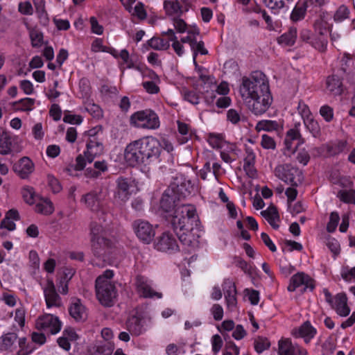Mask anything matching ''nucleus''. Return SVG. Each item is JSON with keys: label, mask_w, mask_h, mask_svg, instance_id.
Segmentation results:
<instances>
[{"label": "nucleus", "mask_w": 355, "mask_h": 355, "mask_svg": "<svg viewBox=\"0 0 355 355\" xmlns=\"http://www.w3.org/2000/svg\"><path fill=\"white\" fill-rule=\"evenodd\" d=\"M113 276L112 270H106L95 282L96 297L103 306L107 307L113 306L117 295L116 287L111 282Z\"/></svg>", "instance_id": "20e7f679"}, {"label": "nucleus", "mask_w": 355, "mask_h": 355, "mask_svg": "<svg viewBox=\"0 0 355 355\" xmlns=\"http://www.w3.org/2000/svg\"><path fill=\"white\" fill-rule=\"evenodd\" d=\"M337 197L340 201L347 203L355 205V190L350 189H343L338 192Z\"/></svg>", "instance_id": "c03bdc74"}, {"label": "nucleus", "mask_w": 355, "mask_h": 355, "mask_svg": "<svg viewBox=\"0 0 355 355\" xmlns=\"http://www.w3.org/2000/svg\"><path fill=\"white\" fill-rule=\"evenodd\" d=\"M159 141L154 137H144L128 144L124 150V158L128 165L147 166L156 161L161 153Z\"/></svg>", "instance_id": "7ed1b4c3"}, {"label": "nucleus", "mask_w": 355, "mask_h": 355, "mask_svg": "<svg viewBox=\"0 0 355 355\" xmlns=\"http://www.w3.org/2000/svg\"><path fill=\"white\" fill-rule=\"evenodd\" d=\"M211 313L215 320L219 321L223 319V309L220 304H214L211 309Z\"/></svg>", "instance_id": "338daca9"}, {"label": "nucleus", "mask_w": 355, "mask_h": 355, "mask_svg": "<svg viewBox=\"0 0 355 355\" xmlns=\"http://www.w3.org/2000/svg\"><path fill=\"white\" fill-rule=\"evenodd\" d=\"M132 227L138 239L144 243H150L155 235L153 225L146 220H136L132 223Z\"/></svg>", "instance_id": "1a4fd4ad"}, {"label": "nucleus", "mask_w": 355, "mask_h": 355, "mask_svg": "<svg viewBox=\"0 0 355 355\" xmlns=\"http://www.w3.org/2000/svg\"><path fill=\"white\" fill-rule=\"evenodd\" d=\"M297 37V30L296 27L292 26L288 30L277 37L278 44L284 46H292L295 44Z\"/></svg>", "instance_id": "c85d7f7f"}, {"label": "nucleus", "mask_w": 355, "mask_h": 355, "mask_svg": "<svg viewBox=\"0 0 355 355\" xmlns=\"http://www.w3.org/2000/svg\"><path fill=\"white\" fill-rule=\"evenodd\" d=\"M261 145L265 149L274 150L276 147V144L273 138L267 135H262Z\"/></svg>", "instance_id": "bf43d9fd"}, {"label": "nucleus", "mask_w": 355, "mask_h": 355, "mask_svg": "<svg viewBox=\"0 0 355 355\" xmlns=\"http://www.w3.org/2000/svg\"><path fill=\"white\" fill-rule=\"evenodd\" d=\"M43 291L47 308L62 306V299L57 293L52 279H47L46 285L43 287Z\"/></svg>", "instance_id": "9b49d317"}, {"label": "nucleus", "mask_w": 355, "mask_h": 355, "mask_svg": "<svg viewBox=\"0 0 355 355\" xmlns=\"http://www.w3.org/2000/svg\"><path fill=\"white\" fill-rule=\"evenodd\" d=\"M164 8L168 15H178L182 13V6L178 0H165L164 2Z\"/></svg>", "instance_id": "58836bf2"}, {"label": "nucleus", "mask_w": 355, "mask_h": 355, "mask_svg": "<svg viewBox=\"0 0 355 355\" xmlns=\"http://www.w3.org/2000/svg\"><path fill=\"white\" fill-rule=\"evenodd\" d=\"M18 10L26 15H31L33 12V6L30 1L20 2L18 6Z\"/></svg>", "instance_id": "680f3d73"}, {"label": "nucleus", "mask_w": 355, "mask_h": 355, "mask_svg": "<svg viewBox=\"0 0 355 355\" xmlns=\"http://www.w3.org/2000/svg\"><path fill=\"white\" fill-rule=\"evenodd\" d=\"M326 149L330 156H335L347 149V142L345 140H339L335 143L328 144Z\"/></svg>", "instance_id": "c9c22d12"}, {"label": "nucleus", "mask_w": 355, "mask_h": 355, "mask_svg": "<svg viewBox=\"0 0 355 355\" xmlns=\"http://www.w3.org/2000/svg\"><path fill=\"white\" fill-rule=\"evenodd\" d=\"M331 306L341 317H346L350 313V308L347 305V297L344 293H338L334 297L333 305Z\"/></svg>", "instance_id": "4be33fe9"}, {"label": "nucleus", "mask_w": 355, "mask_h": 355, "mask_svg": "<svg viewBox=\"0 0 355 355\" xmlns=\"http://www.w3.org/2000/svg\"><path fill=\"white\" fill-rule=\"evenodd\" d=\"M297 111L299 114L301 115L303 121L306 119V118L312 116L309 107L302 101H300L298 103Z\"/></svg>", "instance_id": "4d7b16f0"}, {"label": "nucleus", "mask_w": 355, "mask_h": 355, "mask_svg": "<svg viewBox=\"0 0 355 355\" xmlns=\"http://www.w3.org/2000/svg\"><path fill=\"white\" fill-rule=\"evenodd\" d=\"M326 89L334 96H340L344 92L342 79L337 75L329 76L326 80Z\"/></svg>", "instance_id": "b1692460"}, {"label": "nucleus", "mask_w": 355, "mask_h": 355, "mask_svg": "<svg viewBox=\"0 0 355 355\" xmlns=\"http://www.w3.org/2000/svg\"><path fill=\"white\" fill-rule=\"evenodd\" d=\"M63 121L67 123L79 125L82 123L83 118L80 115L65 114Z\"/></svg>", "instance_id": "69168bd1"}, {"label": "nucleus", "mask_w": 355, "mask_h": 355, "mask_svg": "<svg viewBox=\"0 0 355 355\" xmlns=\"http://www.w3.org/2000/svg\"><path fill=\"white\" fill-rule=\"evenodd\" d=\"M126 328L128 332L135 336H139L144 332L141 319L136 315H132L128 319Z\"/></svg>", "instance_id": "cd10ccee"}, {"label": "nucleus", "mask_w": 355, "mask_h": 355, "mask_svg": "<svg viewBox=\"0 0 355 355\" xmlns=\"http://www.w3.org/2000/svg\"><path fill=\"white\" fill-rule=\"evenodd\" d=\"M275 175L292 187H297L304 180L301 170L291 164L277 166L275 169Z\"/></svg>", "instance_id": "423d86ee"}, {"label": "nucleus", "mask_w": 355, "mask_h": 355, "mask_svg": "<svg viewBox=\"0 0 355 355\" xmlns=\"http://www.w3.org/2000/svg\"><path fill=\"white\" fill-rule=\"evenodd\" d=\"M349 14L350 12L348 8L345 5H341L336 10L334 15V19L336 22H342L349 18Z\"/></svg>", "instance_id": "8fccbe9b"}, {"label": "nucleus", "mask_w": 355, "mask_h": 355, "mask_svg": "<svg viewBox=\"0 0 355 355\" xmlns=\"http://www.w3.org/2000/svg\"><path fill=\"white\" fill-rule=\"evenodd\" d=\"M304 123L309 132L314 137H316L320 134V127L317 121L313 116L306 118L304 120Z\"/></svg>", "instance_id": "49530a36"}, {"label": "nucleus", "mask_w": 355, "mask_h": 355, "mask_svg": "<svg viewBox=\"0 0 355 355\" xmlns=\"http://www.w3.org/2000/svg\"><path fill=\"white\" fill-rule=\"evenodd\" d=\"M304 286V291L309 289L313 291L315 285L313 279L304 272H297L292 276L290 280V284L288 286V290L293 292L300 286Z\"/></svg>", "instance_id": "ddd939ff"}, {"label": "nucleus", "mask_w": 355, "mask_h": 355, "mask_svg": "<svg viewBox=\"0 0 355 355\" xmlns=\"http://www.w3.org/2000/svg\"><path fill=\"white\" fill-rule=\"evenodd\" d=\"M169 220L187 253L191 254L200 248V219L194 205L182 204L178 206L170 216Z\"/></svg>", "instance_id": "f257e3e1"}, {"label": "nucleus", "mask_w": 355, "mask_h": 355, "mask_svg": "<svg viewBox=\"0 0 355 355\" xmlns=\"http://www.w3.org/2000/svg\"><path fill=\"white\" fill-rule=\"evenodd\" d=\"M85 110L94 118H100L103 116V112L101 108L94 103H88Z\"/></svg>", "instance_id": "6e6d98bb"}, {"label": "nucleus", "mask_w": 355, "mask_h": 355, "mask_svg": "<svg viewBox=\"0 0 355 355\" xmlns=\"http://www.w3.org/2000/svg\"><path fill=\"white\" fill-rule=\"evenodd\" d=\"M279 355H306V350L288 338L282 339L278 343Z\"/></svg>", "instance_id": "4468645a"}, {"label": "nucleus", "mask_w": 355, "mask_h": 355, "mask_svg": "<svg viewBox=\"0 0 355 355\" xmlns=\"http://www.w3.org/2000/svg\"><path fill=\"white\" fill-rule=\"evenodd\" d=\"M340 220V216L338 212L333 211L330 214L329 221L327 225V231L329 233L334 232Z\"/></svg>", "instance_id": "5fc2aeb1"}, {"label": "nucleus", "mask_w": 355, "mask_h": 355, "mask_svg": "<svg viewBox=\"0 0 355 355\" xmlns=\"http://www.w3.org/2000/svg\"><path fill=\"white\" fill-rule=\"evenodd\" d=\"M114 349L112 342L99 341L93 347L92 355H111Z\"/></svg>", "instance_id": "72a5a7b5"}, {"label": "nucleus", "mask_w": 355, "mask_h": 355, "mask_svg": "<svg viewBox=\"0 0 355 355\" xmlns=\"http://www.w3.org/2000/svg\"><path fill=\"white\" fill-rule=\"evenodd\" d=\"M30 38L31 44L33 47H40L42 44L43 34L41 31L36 28H32L30 31Z\"/></svg>", "instance_id": "3c124183"}, {"label": "nucleus", "mask_w": 355, "mask_h": 355, "mask_svg": "<svg viewBox=\"0 0 355 355\" xmlns=\"http://www.w3.org/2000/svg\"><path fill=\"white\" fill-rule=\"evenodd\" d=\"M35 211L38 214L49 216L54 211V207L50 200L47 198L41 199V200L36 204Z\"/></svg>", "instance_id": "e433bc0d"}, {"label": "nucleus", "mask_w": 355, "mask_h": 355, "mask_svg": "<svg viewBox=\"0 0 355 355\" xmlns=\"http://www.w3.org/2000/svg\"><path fill=\"white\" fill-rule=\"evenodd\" d=\"M263 3L272 10H279L284 7V0H262Z\"/></svg>", "instance_id": "052dcab7"}, {"label": "nucleus", "mask_w": 355, "mask_h": 355, "mask_svg": "<svg viewBox=\"0 0 355 355\" xmlns=\"http://www.w3.org/2000/svg\"><path fill=\"white\" fill-rule=\"evenodd\" d=\"M69 313L76 322H84L87 318L85 306L77 298L71 301L69 306Z\"/></svg>", "instance_id": "6ab92c4d"}, {"label": "nucleus", "mask_w": 355, "mask_h": 355, "mask_svg": "<svg viewBox=\"0 0 355 355\" xmlns=\"http://www.w3.org/2000/svg\"><path fill=\"white\" fill-rule=\"evenodd\" d=\"M296 159L299 163L306 166L310 160V155L307 150L302 149L297 153Z\"/></svg>", "instance_id": "774afa93"}, {"label": "nucleus", "mask_w": 355, "mask_h": 355, "mask_svg": "<svg viewBox=\"0 0 355 355\" xmlns=\"http://www.w3.org/2000/svg\"><path fill=\"white\" fill-rule=\"evenodd\" d=\"M12 141L8 132L0 127V154L8 155L11 152Z\"/></svg>", "instance_id": "473e14b6"}, {"label": "nucleus", "mask_w": 355, "mask_h": 355, "mask_svg": "<svg viewBox=\"0 0 355 355\" xmlns=\"http://www.w3.org/2000/svg\"><path fill=\"white\" fill-rule=\"evenodd\" d=\"M36 328L51 334H58L62 327V322L58 317L52 314L45 313L38 317L35 322Z\"/></svg>", "instance_id": "6e6552de"}, {"label": "nucleus", "mask_w": 355, "mask_h": 355, "mask_svg": "<svg viewBox=\"0 0 355 355\" xmlns=\"http://www.w3.org/2000/svg\"><path fill=\"white\" fill-rule=\"evenodd\" d=\"M320 114L326 122H331L334 119V109L329 105H324L320 109Z\"/></svg>", "instance_id": "864d4df0"}, {"label": "nucleus", "mask_w": 355, "mask_h": 355, "mask_svg": "<svg viewBox=\"0 0 355 355\" xmlns=\"http://www.w3.org/2000/svg\"><path fill=\"white\" fill-rule=\"evenodd\" d=\"M157 250L162 252L173 253L180 250L178 241L173 235L168 232H164L155 243Z\"/></svg>", "instance_id": "f8f14e48"}, {"label": "nucleus", "mask_w": 355, "mask_h": 355, "mask_svg": "<svg viewBox=\"0 0 355 355\" xmlns=\"http://www.w3.org/2000/svg\"><path fill=\"white\" fill-rule=\"evenodd\" d=\"M33 3L35 7L36 12L40 17H46L47 12L45 8L44 0H33Z\"/></svg>", "instance_id": "13d9d810"}, {"label": "nucleus", "mask_w": 355, "mask_h": 355, "mask_svg": "<svg viewBox=\"0 0 355 355\" xmlns=\"http://www.w3.org/2000/svg\"><path fill=\"white\" fill-rule=\"evenodd\" d=\"M87 158L84 157L82 155H78L76 158V164L71 165L66 168L67 173L71 175L72 170L82 171L86 165Z\"/></svg>", "instance_id": "603ef678"}, {"label": "nucleus", "mask_w": 355, "mask_h": 355, "mask_svg": "<svg viewBox=\"0 0 355 355\" xmlns=\"http://www.w3.org/2000/svg\"><path fill=\"white\" fill-rule=\"evenodd\" d=\"M18 345L19 349L17 352V355H29L35 349L32 343H27V338L26 337L19 338Z\"/></svg>", "instance_id": "a18cd8bd"}, {"label": "nucleus", "mask_w": 355, "mask_h": 355, "mask_svg": "<svg viewBox=\"0 0 355 355\" xmlns=\"http://www.w3.org/2000/svg\"><path fill=\"white\" fill-rule=\"evenodd\" d=\"M326 245L334 254L338 255L340 253V244L336 239L334 238L328 239Z\"/></svg>", "instance_id": "e2e57ef3"}, {"label": "nucleus", "mask_w": 355, "mask_h": 355, "mask_svg": "<svg viewBox=\"0 0 355 355\" xmlns=\"http://www.w3.org/2000/svg\"><path fill=\"white\" fill-rule=\"evenodd\" d=\"M239 92L247 107L257 116L264 114L272 102L268 80L261 71L243 76Z\"/></svg>", "instance_id": "f03ea898"}, {"label": "nucleus", "mask_w": 355, "mask_h": 355, "mask_svg": "<svg viewBox=\"0 0 355 355\" xmlns=\"http://www.w3.org/2000/svg\"><path fill=\"white\" fill-rule=\"evenodd\" d=\"M300 125V123H295V127L293 128L290 129L286 132V135L284 139V144L286 148L288 150H291L293 148L292 142L294 140H298V143L295 147V149L300 144L304 143V139L302 138L301 135L300 133V130H298V126Z\"/></svg>", "instance_id": "bb28decb"}, {"label": "nucleus", "mask_w": 355, "mask_h": 355, "mask_svg": "<svg viewBox=\"0 0 355 355\" xmlns=\"http://www.w3.org/2000/svg\"><path fill=\"white\" fill-rule=\"evenodd\" d=\"M19 338L17 334L15 332L3 334L1 337L0 351L13 352L17 349Z\"/></svg>", "instance_id": "393cba45"}, {"label": "nucleus", "mask_w": 355, "mask_h": 355, "mask_svg": "<svg viewBox=\"0 0 355 355\" xmlns=\"http://www.w3.org/2000/svg\"><path fill=\"white\" fill-rule=\"evenodd\" d=\"M168 188L173 191L178 198L184 200L193 191L194 184L184 175L178 174Z\"/></svg>", "instance_id": "0eeeda50"}, {"label": "nucleus", "mask_w": 355, "mask_h": 355, "mask_svg": "<svg viewBox=\"0 0 355 355\" xmlns=\"http://www.w3.org/2000/svg\"><path fill=\"white\" fill-rule=\"evenodd\" d=\"M302 2L308 12L312 15L319 12L322 7L326 4L325 0H304Z\"/></svg>", "instance_id": "a19ab883"}, {"label": "nucleus", "mask_w": 355, "mask_h": 355, "mask_svg": "<svg viewBox=\"0 0 355 355\" xmlns=\"http://www.w3.org/2000/svg\"><path fill=\"white\" fill-rule=\"evenodd\" d=\"M135 286L138 293L145 298L162 297V293L154 291L151 286V281L146 277L138 275L135 277Z\"/></svg>", "instance_id": "9d476101"}, {"label": "nucleus", "mask_w": 355, "mask_h": 355, "mask_svg": "<svg viewBox=\"0 0 355 355\" xmlns=\"http://www.w3.org/2000/svg\"><path fill=\"white\" fill-rule=\"evenodd\" d=\"M178 130L179 133L182 136V143H186L191 138V132L190 127L188 124L178 121Z\"/></svg>", "instance_id": "09e8293b"}, {"label": "nucleus", "mask_w": 355, "mask_h": 355, "mask_svg": "<svg viewBox=\"0 0 355 355\" xmlns=\"http://www.w3.org/2000/svg\"><path fill=\"white\" fill-rule=\"evenodd\" d=\"M148 45L157 51L166 50L169 48V41H164L159 37H153L147 42Z\"/></svg>", "instance_id": "37998d69"}, {"label": "nucleus", "mask_w": 355, "mask_h": 355, "mask_svg": "<svg viewBox=\"0 0 355 355\" xmlns=\"http://www.w3.org/2000/svg\"><path fill=\"white\" fill-rule=\"evenodd\" d=\"M86 148L87 150L84 154L89 163L92 162L96 156L101 155L103 152V144L100 139L87 140Z\"/></svg>", "instance_id": "412c9836"}, {"label": "nucleus", "mask_w": 355, "mask_h": 355, "mask_svg": "<svg viewBox=\"0 0 355 355\" xmlns=\"http://www.w3.org/2000/svg\"><path fill=\"white\" fill-rule=\"evenodd\" d=\"M184 99L189 103L197 105L199 103V96L194 91H185L184 92Z\"/></svg>", "instance_id": "0e129e2a"}, {"label": "nucleus", "mask_w": 355, "mask_h": 355, "mask_svg": "<svg viewBox=\"0 0 355 355\" xmlns=\"http://www.w3.org/2000/svg\"><path fill=\"white\" fill-rule=\"evenodd\" d=\"M270 346V343L267 338L259 336L254 339V347L255 351L259 354H261L263 351L268 349Z\"/></svg>", "instance_id": "de8ad7c7"}, {"label": "nucleus", "mask_w": 355, "mask_h": 355, "mask_svg": "<svg viewBox=\"0 0 355 355\" xmlns=\"http://www.w3.org/2000/svg\"><path fill=\"white\" fill-rule=\"evenodd\" d=\"M12 170L21 179H27L34 171V164L27 157L21 158L13 165Z\"/></svg>", "instance_id": "f3484780"}, {"label": "nucleus", "mask_w": 355, "mask_h": 355, "mask_svg": "<svg viewBox=\"0 0 355 355\" xmlns=\"http://www.w3.org/2000/svg\"><path fill=\"white\" fill-rule=\"evenodd\" d=\"M130 126L144 130H157L160 126L157 114L151 109L137 111L129 119Z\"/></svg>", "instance_id": "39448f33"}, {"label": "nucleus", "mask_w": 355, "mask_h": 355, "mask_svg": "<svg viewBox=\"0 0 355 355\" xmlns=\"http://www.w3.org/2000/svg\"><path fill=\"white\" fill-rule=\"evenodd\" d=\"M282 125L277 121L273 120H261L258 121L256 125L255 129L258 131H267L271 132L277 130Z\"/></svg>", "instance_id": "4c0bfd02"}, {"label": "nucleus", "mask_w": 355, "mask_h": 355, "mask_svg": "<svg viewBox=\"0 0 355 355\" xmlns=\"http://www.w3.org/2000/svg\"><path fill=\"white\" fill-rule=\"evenodd\" d=\"M21 195L24 200L28 205H33L39 198L33 187L30 186L24 187L22 189Z\"/></svg>", "instance_id": "79ce46f5"}, {"label": "nucleus", "mask_w": 355, "mask_h": 355, "mask_svg": "<svg viewBox=\"0 0 355 355\" xmlns=\"http://www.w3.org/2000/svg\"><path fill=\"white\" fill-rule=\"evenodd\" d=\"M89 236L90 242L107 238L105 229L95 221H92L89 224Z\"/></svg>", "instance_id": "c756f323"}, {"label": "nucleus", "mask_w": 355, "mask_h": 355, "mask_svg": "<svg viewBox=\"0 0 355 355\" xmlns=\"http://www.w3.org/2000/svg\"><path fill=\"white\" fill-rule=\"evenodd\" d=\"M225 299L227 308L230 311H234L237 306L236 288L234 282L230 279H225L223 284Z\"/></svg>", "instance_id": "2eb2a0df"}, {"label": "nucleus", "mask_w": 355, "mask_h": 355, "mask_svg": "<svg viewBox=\"0 0 355 355\" xmlns=\"http://www.w3.org/2000/svg\"><path fill=\"white\" fill-rule=\"evenodd\" d=\"M115 196L122 201H126L130 196V189L131 188L130 180L122 176L119 177L116 180Z\"/></svg>", "instance_id": "aec40b11"}, {"label": "nucleus", "mask_w": 355, "mask_h": 355, "mask_svg": "<svg viewBox=\"0 0 355 355\" xmlns=\"http://www.w3.org/2000/svg\"><path fill=\"white\" fill-rule=\"evenodd\" d=\"M315 35L312 33L311 31L308 28H302L300 33V40L307 44H309L314 49H322V47L325 43L324 40H320L318 44L316 42H313V37Z\"/></svg>", "instance_id": "f704fd0d"}, {"label": "nucleus", "mask_w": 355, "mask_h": 355, "mask_svg": "<svg viewBox=\"0 0 355 355\" xmlns=\"http://www.w3.org/2000/svg\"><path fill=\"white\" fill-rule=\"evenodd\" d=\"M103 200L102 189L98 191L93 190L84 195L82 201L85 202L86 206L93 211L99 210Z\"/></svg>", "instance_id": "a211bd4d"}, {"label": "nucleus", "mask_w": 355, "mask_h": 355, "mask_svg": "<svg viewBox=\"0 0 355 355\" xmlns=\"http://www.w3.org/2000/svg\"><path fill=\"white\" fill-rule=\"evenodd\" d=\"M181 200L173 191L168 188L162 195L160 207L164 211L168 213L173 210L175 211L178 206H181L182 204H180Z\"/></svg>", "instance_id": "dca6fc26"}, {"label": "nucleus", "mask_w": 355, "mask_h": 355, "mask_svg": "<svg viewBox=\"0 0 355 355\" xmlns=\"http://www.w3.org/2000/svg\"><path fill=\"white\" fill-rule=\"evenodd\" d=\"M314 28L316 32L315 34V36L313 37V42H316L317 44H320L319 42L320 40H324L325 43H324L322 49H315L316 50L320 51V52H324L327 49V44H328V39L327 36V30L325 28H322L321 26V23H317L315 22L314 24Z\"/></svg>", "instance_id": "2f4dec72"}, {"label": "nucleus", "mask_w": 355, "mask_h": 355, "mask_svg": "<svg viewBox=\"0 0 355 355\" xmlns=\"http://www.w3.org/2000/svg\"><path fill=\"white\" fill-rule=\"evenodd\" d=\"M316 329L311 325L309 321L304 322L297 329H295L293 334L296 337L304 338L306 343L310 341L316 334Z\"/></svg>", "instance_id": "a878e982"}, {"label": "nucleus", "mask_w": 355, "mask_h": 355, "mask_svg": "<svg viewBox=\"0 0 355 355\" xmlns=\"http://www.w3.org/2000/svg\"><path fill=\"white\" fill-rule=\"evenodd\" d=\"M90 243L92 252L98 258H105L108 250L112 246V241L108 238L91 241Z\"/></svg>", "instance_id": "5701e85b"}, {"label": "nucleus", "mask_w": 355, "mask_h": 355, "mask_svg": "<svg viewBox=\"0 0 355 355\" xmlns=\"http://www.w3.org/2000/svg\"><path fill=\"white\" fill-rule=\"evenodd\" d=\"M307 9L302 1H299L294 7L291 14V19L297 22L304 19Z\"/></svg>", "instance_id": "ea45409f"}, {"label": "nucleus", "mask_w": 355, "mask_h": 355, "mask_svg": "<svg viewBox=\"0 0 355 355\" xmlns=\"http://www.w3.org/2000/svg\"><path fill=\"white\" fill-rule=\"evenodd\" d=\"M261 216L268 222V223L274 228L277 230L279 227L276 221L279 220V216L277 208L275 206H270L267 209L261 212Z\"/></svg>", "instance_id": "7c9ffc66"}]
</instances>
